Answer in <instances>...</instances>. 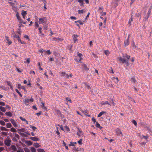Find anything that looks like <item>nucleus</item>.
Segmentation results:
<instances>
[{"label": "nucleus", "instance_id": "obj_54", "mask_svg": "<svg viewBox=\"0 0 152 152\" xmlns=\"http://www.w3.org/2000/svg\"><path fill=\"white\" fill-rule=\"evenodd\" d=\"M149 15H147V16L145 17L144 19V20L145 21H146L148 20V18L149 17Z\"/></svg>", "mask_w": 152, "mask_h": 152}, {"label": "nucleus", "instance_id": "obj_26", "mask_svg": "<svg viewBox=\"0 0 152 152\" xmlns=\"http://www.w3.org/2000/svg\"><path fill=\"white\" fill-rule=\"evenodd\" d=\"M26 14L27 12L26 11H24V10H23L22 11L21 15L22 16H26Z\"/></svg>", "mask_w": 152, "mask_h": 152}, {"label": "nucleus", "instance_id": "obj_39", "mask_svg": "<svg viewBox=\"0 0 152 152\" xmlns=\"http://www.w3.org/2000/svg\"><path fill=\"white\" fill-rule=\"evenodd\" d=\"M152 9V8L151 7H150L149 9V10L148 12V13H147V15H148L149 16H150V14H151V10Z\"/></svg>", "mask_w": 152, "mask_h": 152}, {"label": "nucleus", "instance_id": "obj_37", "mask_svg": "<svg viewBox=\"0 0 152 152\" xmlns=\"http://www.w3.org/2000/svg\"><path fill=\"white\" fill-rule=\"evenodd\" d=\"M78 2L80 3V6H82L83 4V0H77Z\"/></svg>", "mask_w": 152, "mask_h": 152}, {"label": "nucleus", "instance_id": "obj_57", "mask_svg": "<svg viewBox=\"0 0 152 152\" xmlns=\"http://www.w3.org/2000/svg\"><path fill=\"white\" fill-rule=\"evenodd\" d=\"M102 104L103 105L105 104H109V102L108 101H106L105 102H102Z\"/></svg>", "mask_w": 152, "mask_h": 152}, {"label": "nucleus", "instance_id": "obj_2", "mask_svg": "<svg viewBox=\"0 0 152 152\" xmlns=\"http://www.w3.org/2000/svg\"><path fill=\"white\" fill-rule=\"evenodd\" d=\"M53 111L54 114L56 115V116L59 119H62L64 118V115L62 114L59 110L54 109H53Z\"/></svg>", "mask_w": 152, "mask_h": 152}, {"label": "nucleus", "instance_id": "obj_58", "mask_svg": "<svg viewBox=\"0 0 152 152\" xmlns=\"http://www.w3.org/2000/svg\"><path fill=\"white\" fill-rule=\"evenodd\" d=\"M7 85L9 86H11V85H12V83H11L10 82V81H7Z\"/></svg>", "mask_w": 152, "mask_h": 152}, {"label": "nucleus", "instance_id": "obj_59", "mask_svg": "<svg viewBox=\"0 0 152 152\" xmlns=\"http://www.w3.org/2000/svg\"><path fill=\"white\" fill-rule=\"evenodd\" d=\"M45 52H46L48 55H50L51 53V52L50 50H48L47 51L45 50Z\"/></svg>", "mask_w": 152, "mask_h": 152}, {"label": "nucleus", "instance_id": "obj_15", "mask_svg": "<svg viewBox=\"0 0 152 152\" xmlns=\"http://www.w3.org/2000/svg\"><path fill=\"white\" fill-rule=\"evenodd\" d=\"M5 37L6 38V40L7 41V43L8 44V45H10L12 43V42L9 39L8 37L6 36Z\"/></svg>", "mask_w": 152, "mask_h": 152}, {"label": "nucleus", "instance_id": "obj_16", "mask_svg": "<svg viewBox=\"0 0 152 152\" xmlns=\"http://www.w3.org/2000/svg\"><path fill=\"white\" fill-rule=\"evenodd\" d=\"M52 40L53 41H59V40L62 41L63 40V39H61V38H56L55 37H53L52 39Z\"/></svg>", "mask_w": 152, "mask_h": 152}, {"label": "nucleus", "instance_id": "obj_19", "mask_svg": "<svg viewBox=\"0 0 152 152\" xmlns=\"http://www.w3.org/2000/svg\"><path fill=\"white\" fill-rule=\"evenodd\" d=\"M96 125H95V126L99 128L100 129H101L102 128V127L98 123V122H96Z\"/></svg>", "mask_w": 152, "mask_h": 152}, {"label": "nucleus", "instance_id": "obj_49", "mask_svg": "<svg viewBox=\"0 0 152 152\" xmlns=\"http://www.w3.org/2000/svg\"><path fill=\"white\" fill-rule=\"evenodd\" d=\"M35 26L36 28V29L37 27L39 26V25L37 22H36L35 23Z\"/></svg>", "mask_w": 152, "mask_h": 152}, {"label": "nucleus", "instance_id": "obj_24", "mask_svg": "<svg viewBox=\"0 0 152 152\" xmlns=\"http://www.w3.org/2000/svg\"><path fill=\"white\" fill-rule=\"evenodd\" d=\"M130 80L132 83H135L136 82L135 78L134 76L131 77Z\"/></svg>", "mask_w": 152, "mask_h": 152}, {"label": "nucleus", "instance_id": "obj_14", "mask_svg": "<svg viewBox=\"0 0 152 152\" xmlns=\"http://www.w3.org/2000/svg\"><path fill=\"white\" fill-rule=\"evenodd\" d=\"M11 148L13 150L12 151V152H14L17 151V149L15 145H12Z\"/></svg>", "mask_w": 152, "mask_h": 152}, {"label": "nucleus", "instance_id": "obj_53", "mask_svg": "<svg viewBox=\"0 0 152 152\" xmlns=\"http://www.w3.org/2000/svg\"><path fill=\"white\" fill-rule=\"evenodd\" d=\"M85 85H86L85 87L88 89L90 90L91 89V87H90V86L89 85H87L86 83Z\"/></svg>", "mask_w": 152, "mask_h": 152}, {"label": "nucleus", "instance_id": "obj_11", "mask_svg": "<svg viewBox=\"0 0 152 152\" xmlns=\"http://www.w3.org/2000/svg\"><path fill=\"white\" fill-rule=\"evenodd\" d=\"M118 2H117V1H113L112 3V4L113 5V6L115 8L118 5Z\"/></svg>", "mask_w": 152, "mask_h": 152}, {"label": "nucleus", "instance_id": "obj_35", "mask_svg": "<svg viewBox=\"0 0 152 152\" xmlns=\"http://www.w3.org/2000/svg\"><path fill=\"white\" fill-rule=\"evenodd\" d=\"M133 21V18L132 17V15L131 16V17L130 19L129 20V21L128 22V24L130 25H131V22Z\"/></svg>", "mask_w": 152, "mask_h": 152}, {"label": "nucleus", "instance_id": "obj_62", "mask_svg": "<svg viewBox=\"0 0 152 152\" xmlns=\"http://www.w3.org/2000/svg\"><path fill=\"white\" fill-rule=\"evenodd\" d=\"M45 50H43V49H41L39 50V51L41 53H42L43 52H45Z\"/></svg>", "mask_w": 152, "mask_h": 152}, {"label": "nucleus", "instance_id": "obj_52", "mask_svg": "<svg viewBox=\"0 0 152 152\" xmlns=\"http://www.w3.org/2000/svg\"><path fill=\"white\" fill-rule=\"evenodd\" d=\"M11 131L13 132H16V129L14 128H12L11 129Z\"/></svg>", "mask_w": 152, "mask_h": 152}, {"label": "nucleus", "instance_id": "obj_41", "mask_svg": "<svg viewBox=\"0 0 152 152\" xmlns=\"http://www.w3.org/2000/svg\"><path fill=\"white\" fill-rule=\"evenodd\" d=\"M31 151L32 152H36V150L35 148L33 147L31 148Z\"/></svg>", "mask_w": 152, "mask_h": 152}, {"label": "nucleus", "instance_id": "obj_38", "mask_svg": "<svg viewBox=\"0 0 152 152\" xmlns=\"http://www.w3.org/2000/svg\"><path fill=\"white\" fill-rule=\"evenodd\" d=\"M37 150L38 152H44L45 151L44 150L41 148H38Z\"/></svg>", "mask_w": 152, "mask_h": 152}, {"label": "nucleus", "instance_id": "obj_17", "mask_svg": "<svg viewBox=\"0 0 152 152\" xmlns=\"http://www.w3.org/2000/svg\"><path fill=\"white\" fill-rule=\"evenodd\" d=\"M33 145L36 148L41 147V145H40L37 142L34 143Z\"/></svg>", "mask_w": 152, "mask_h": 152}, {"label": "nucleus", "instance_id": "obj_4", "mask_svg": "<svg viewBox=\"0 0 152 152\" xmlns=\"http://www.w3.org/2000/svg\"><path fill=\"white\" fill-rule=\"evenodd\" d=\"M61 76H63L66 78H69V77H72L73 75L72 74H70L69 75L65 72H62L61 73Z\"/></svg>", "mask_w": 152, "mask_h": 152}, {"label": "nucleus", "instance_id": "obj_10", "mask_svg": "<svg viewBox=\"0 0 152 152\" xmlns=\"http://www.w3.org/2000/svg\"><path fill=\"white\" fill-rule=\"evenodd\" d=\"M10 121L15 127H17V124L16 121L12 119H11L10 120Z\"/></svg>", "mask_w": 152, "mask_h": 152}, {"label": "nucleus", "instance_id": "obj_34", "mask_svg": "<svg viewBox=\"0 0 152 152\" xmlns=\"http://www.w3.org/2000/svg\"><path fill=\"white\" fill-rule=\"evenodd\" d=\"M83 112L88 117L90 116V115L87 114H88V112L87 110H86L84 111H83Z\"/></svg>", "mask_w": 152, "mask_h": 152}, {"label": "nucleus", "instance_id": "obj_25", "mask_svg": "<svg viewBox=\"0 0 152 152\" xmlns=\"http://www.w3.org/2000/svg\"><path fill=\"white\" fill-rule=\"evenodd\" d=\"M0 110L2 112H4L6 111L5 108L2 106H0Z\"/></svg>", "mask_w": 152, "mask_h": 152}, {"label": "nucleus", "instance_id": "obj_44", "mask_svg": "<svg viewBox=\"0 0 152 152\" xmlns=\"http://www.w3.org/2000/svg\"><path fill=\"white\" fill-rule=\"evenodd\" d=\"M132 123L135 126H137V122L134 120H132Z\"/></svg>", "mask_w": 152, "mask_h": 152}, {"label": "nucleus", "instance_id": "obj_12", "mask_svg": "<svg viewBox=\"0 0 152 152\" xmlns=\"http://www.w3.org/2000/svg\"><path fill=\"white\" fill-rule=\"evenodd\" d=\"M129 44V40L128 39H125L124 43V46L126 47Z\"/></svg>", "mask_w": 152, "mask_h": 152}, {"label": "nucleus", "instance_id": "obj_21", "mask_svg": "<svg viewBox=\"0 0 152 152\" xmlns=\"http://www.w3.org/2000/svg\"><path fill=\"white\" fill-rule=\"evenodd\" d=\"M106 113V112L104 111H102L98 115V117H100L102 115H103L105 114Z\"/></svg>", "mask_w": 152, "mask_h": 152}, {"label": "nucleus", "instance_id": "obj_30", "mask_svg": "<svg viewBox=\"0 0 152 152\" xmlns=\"http://www.w3.org/2000/svg\"><path fill=\"white\" fill-rule=\"evenodd\" d=\"M8 3L13 7L14 8H15V4L14 3L9 2Z\"/></svg>", "mask_w": 152, "mask_h": 152}, {"label": "nucleus", "instance_id": "obj_5", "mask_svg": "<svg viewBox=\"0 0 152 152\" xmlns=\"http://www.w3.org/2000/svg\"><path fill=\"white\" fill-rule=\"evenodd\" d=\"M115 135L118 136L122 137L123 136V134L119 128H116L115 130Z\"/></svg>", "mask_w": 152, "mask_h": 152}, {"label": "nucleus", "instance_id": "obj_6", "mask_svg": "<svg viewBox=\"0 0 152 152\" xmlns=\"http://www.w3.org/2000/svg\"><path fill=\"white\" fill-rule=\"evenodd\" d=\"M11 142V140L10 139L9 137H8L4 141V144L6 145L7 146H9L10 145V143Z\"/></svg>", "mask_w": 152, "mask_h": 152}, {"label": "nucleus", "instance_id": "obj_60", "mask_svg": "<svg viewBox=\"0 0 152 152\" xmlns=\"http://www.w3.org/2000/svg\"><path fill=\"white\" fill-rule=\"evenodd\" d=\"M20 120H21L22 121H26V120L25 118H24L22 117H20Z\"/></svg>", "mask_w": 152, "mask_h": 152}, {"label": "nucleus", "instance_id": "obj_61", "mask_svg": "<svg viewBox=\"0 0 152 152\" xmlns=\"http://www.w3.org/2000/svg\"><path fill=\"white\" fill-rule=\"evenodd\" d=\"M42 27H39L38 28V30L39 31V33H41L42 32Z\"/></svg>", "mask_w": 152, "mask_h": 152}, {"label": "nucleus", "instance_id": "obj_46", "mask_svg": "<svg viewBox=\"0 0 152 152\" xmlns=\"http://www.w3.org/2000/svg\"><path fill=\"white\" fill-rule=\"evenodd\" d=\"M104 53L105 54L107 55H109L110 53L109 51L108 50H105Z\"/></svg>", "mask_w": 152, "mask_h": 152}, {"label": "nucleus", "instance_id": "obj_63", "mask_svg": "<svg viewBox=\"0 0 152 152\" xmlns=\"http://www.w3.org/2000/svg\"><path fill=\"white\" fill-rule=\"evenodd\" d=\"M5 103L4 102H0V105L2 106H4L5 105Z\"/></svg>", "mask_w": 152, "mask_h": 152}, {"label": "nucleus", "instance_id": "obj_43", "mask_svg": "<svg viewBox=\"0 0 152 152\" xmlns=\"http://www.w3.org/2000/svg\"><path fill=\"white\" fill-rule=\"evenodd\" d=\"M29 126L30 128H32L34 130H35L37 129V128L36 127L33 126L31 125H30Z\"/></svg>", "mask_w": 152, "mask_h": 152}, {"label": "nucleus", "instance_id": "obj_28", "mask_svg": "<svg viewBox=\"0 0 152 152\" xmlns=\"http://www.w3.org/2000/svg\"><path fill=\"white\" fill-rule=\"evenodd\" d=\"M77 144L76 142H70V144L69 145V146H75V144Z\"/></svg>", "mask_w": 152, "mask_h": 152}, {"label": "nucleus", "instance_id": "obj_18", "mask_svg": "<svg viewBox=\"0 0 152 152\" xmlns=\"http://www.w3.org/2000/svg\"><path fill=\"white\" fill-rule=\"evenodd\" d=\"M0 129L1 131H8V129L6 128L5 127L3 126H0Z\"/></svg>", "mask_w": 152, "mask_h": 152}, {"label": "nucleus", "instance_id": "obj_1", "mask_svg": "<svg viewBox=\"0 0 152 152\" xmlns=\"http://www.w3.org/2000/svg\"><path fill=\"white\" fill-rule=\"evenodd\" d=\"M125 56L123 54V57L122 58L121 57H118V60L119 61L120 63L122 64H125L127 66L129 65V61L128 59H129L130 58V56L129 55H127L126 54H125V57L127 58V60H126L124 58Z\"/></svg>", "mask_w": 152, "mask_h": 152}, {"label": "nucleus", "instance_id": "obj_29", "mask_svg": "<svg viewBox=\"0 0 152 152\" xmlns=\"http://www.w3.org/2000/svg\"><path fill=\"white\" fill-rule=\"evenodd\" d=\"M1 134L3 135L6 136L8 135V133L7 132H1Z\"/></svg>", "mask_w": 152, "mask_h": 152}, {"label": "nucleus", "instance_id": "obj_8", "mask_svg": "<svg viewBox=\"0 0 152 152\" xmlns=\"http://www.w3.org/2000/svg\"><path fill=\"white\" fill-rule=\"evenodd\" d=\"M33 101L34 100L32 98H31V99H26L24 100V103L26 105H28V103L30 102H33Z\"/></svg>", "mask_w": 152, "mask_h": 152}, {"label": "nucleus", "instance_id": "obj_45", "mask_svg": "<svg viewBox=\"0 0 152 152\" xmlns=\"http://www.w3.org/2000/svg\"><path fill=\"white\" fill-rule=\"evenodd\" d=\"M56 128H57V130L56 131V133L58 135V137H59L60 138L61 137H60V132H59V131L58 130V127H57Z\"/></svg>", "mask_w": 152, "mask_h": 152}, {"label": "nucleus", "instance_id": "obj_22", "mask_svg": "<svg viewBox=\"0 0 152 152\" xmlns=\"http://www.w3.org/2000/svg\"><path fill=\"white\" fill-rule=\"evenodd\" d=\"M82 66L83 68H84V69L86 70H88V69L86 65L85 64H83L82 65Z\"/></svg>", "mask_w": 152, "mask_h": 152}, {"label": "nucleus", "instance_id": "obj_32", "mask_svg": "<svg viewBox=\"0 0 152 152\" xmlns=\"http://www.w3.org/2000/svg\"><path fill=\"white\" fill-rule=\"evenodd\" d=\"M5 114L7 116H12V114L10 112H7L5 113Z\"/></svg>", "mask_w": 152, "mask_h": 152}, {"label": "nucleus", "instance_id": "obj_9", "mask_svg": "<svg viewBox=\"0 0 152 152\" xmlns=\"http://www.w3.org/2000/svg\"><path fill=\"white\" fill-rule=\"evenodd\" d=\"M73 150L75 151H81V152H83L84 151V149L82 148H74Z\"/></svg>", "mask_w": 152, "mask_h": 152}, {"label": "nucleus", "instance_id": "obj_42", "mask_svg": "<svg viewBox=\"0 0 152 152\" xmlns=\"http://www.w3.org/2000/svg\"><path fill=\"white\" fill-rule=\"evenodd\" d=\"M85 11H84V10H78V13L79 14L83 13Z\"/></svg>", "mask_w": 152, "mask_h": 152}, {"label": "nucleus", "instance_id": "obj_20", "mask_svg": "<svg viewBox=\"0 0 152 152\" xmlns=\"http://www.w3.org/2000/svg\"><path fill=\"white\" fill-rule=\"evenodd\" d=\"M12 126L11 124L10 123H8L6 124V127L8 128H10Z\"/></svg>", "mask_w": 152, "mask_h": 152}, {"label": "nucleus", "instance_id": "obj_64", "mask_svg": "<svg viewBox=\"0 0 152 152\" xmlns=\"http://www.w3.org/2000/svg\"><path fill=\"white\" fill-rule=\"evenodd\" d=\"M17 152H24L23 151L22 149H19L18 151H17Z\"/></svg>", "mask_w": 152, "mask_h": 152}, {"label": "nucleus", "instance_id": "obj_56", "mask_svg": "<svg viewBox=\"0 0 152 152\" xmlns=\"http://www.w3.org/2000/svg\"><path fill=\"white\" fill-rule=\"evenodd\" d=\"M38 66L39 69L40 70H43V69L41 67L40 64L39 62L38 63Z\"/></svg>", "mask_w": 152, "mask_h": 152}, {"label": "nucleus", "instance_id": "obj_13", "mask_svg": "<svg viewBox=\"0 0 152 152\" xmlns=\"http://www.w3.org/2000/svg\"><path fill=\"white\" fill-rule=\"evenodd\" d=\"M30 139L34 141H37L39 140V138L35 137H31Z\"/></svg>", "mask_w": 152, "mask_h": 152}, {"label": "nucleus", "instance_id": "obj_33", "mask_svg": "<svg viewBox=\"0 0 152 152\" xmlns=\"http://www.w3.org/2000/svg\"><path fill=\"white\" fill-rule=\"evenodd\" d=\"M16 16L18 20H20V19L21 18L19 15V14L18 12H17L16 13Z\"/></svg>", "mask_w": 152, "mask_h": 152}, {"label": "nucleus", "instance_id": "obj_36", "mask_svg": "<svg viewBox=\"0 0 152 152\" xmlns=\"http://www.w3.org/2000/svg\"><path fill=\"white\" fill-rule=\"evenodd\" d=\"M18 131L19 132H25V129L24 128H22L21 129H18Z\"/></svg>", "mask_w": 152, "mask_h": 152}, {"label": "nucleus", "instance_id": "obj_47", "mask_svg": "<svg viewBox=\"0 0 152 152\" xmlns=\"http://www.w3.org/2000/svg\"><path fill=\"white\" fill-rule=\"evenodd\" d=\"M0 124L3 126H4L5 125V122L3 121H0Z\"/></svg>", "mask_w": 152, "mask_h": 152}, {"label": "nucleus", "instance_id": "obj_27", "mask_svg": "<svg viewBox=\"0 0 152 152\" xmlns=\"http://www.w3.org/2000/svg\"><path fill=\"white\" fill-rule=\"evenodd\" d=\"M26 143L28 145H31L32 144V142L30 141H27Z\"/></svg>", "mask_w": 152, "mask_h": 152}, {"label": "nucleus", "instance_id": "obj_51", "mask_svg": "<svg viewBox=\"0 0 152 152\" xmlns=\"http://www.w3.org/2000/svg\"><path fill=\"white\" fill-rule=\"evenodd\" d=\"M64 128L66 131L68 132L69 131V129L67 126H64Z\"/></svg>", "mask_w": 152, "mask_h": 152}, {"label": "nucleus", "instance_id": "obj_50", "mask_svg": "<svg viewBox=\"0 0 152 152\" xmlns=\"http://www.w3.org/2000/svg\"><path fill=\"white\" fill-rule=\"evenodd\" d=\"M24 150L26 152H30V150L28 148H25Z\"/></svg>", "mask_w": 152, "mask_h": 152}, {"label": "nucleus", "instance_id": "obj_31", "mask_svg": "<svg viewBox=\"0 0 152 152\" xmlns=\"http://www.w3.org/2000/svg\"><path fill=\"white\" fill-rule=\"evenodd\" d=\"M77 22H78L80 25H83V21L80 20H78L75 22V23H77Z\"/></svg>", "mask_w": 152, "mask_h": 152}, {"label": "nucleus", "instance_id": "obj_3", "mask_svg": "<svg viewBox=\"0 0 152 152\" xmlns=\"http://www.w3.org/2000/svg\"><path fill=\"white\" fill-rule=\"evenodd\" d=\"M47 21V20L45 17H44L43 18H39V24H42L44 26H46L48 25Z\"/></svg>", "mask_w": 152, "mask_h": 152}, {"label": "nucleus", "instance_id": "obj_48", "mask_svg": "<svg viewBox=\"0 0 152 152\" xmlns=\"http://www.w3.org/2000/svg\"><path fill=\"white\" fill-rule=\"evenodd\" d=\"M83 141V140L81 139H80L79 141H78L77 142L80 145H81L82 144V142Z\"/></svg>", "mask_w": 152, "mask_h": 152}, {"label": "nucleus", "instance_id": "obj_23", "mask_svg": "<svg viewBox=\"0 0 152 152\" xmlns=\"http://www.w3.org/2000/svg\"><path fill=\"white\" fill-rule=\"evenodd\" d=\"M18 87L19 89L21 88L22 89L24 90L25 88L24 86H21L20 84H18Z\"/></svg>", "mask_w": 152, "mask_h": 152}, {"label": "nucleus", "instance_id": "obj_55", "mask_svg": "<svg viewBox=\"0 0 152 152\" xmlns=\"http://www.w3.org/2000/svg\"><path fill=\"white\" fill-rule=\"evenodd\" d=\"M18 133L21 136H22L23 137H26V135L23 133H21V132H18Z\"/></svg>", "mask_w": 152, "mask_h": 152}, {"label": "nucleus", "instance_id": "obj_7", "mask_svg": "<svg viewBox=\"0 0 152 152\" xmlns=\"http://www.w3.org/2000/svg\"><path fill=\"white\" fill-rule=\"evenodd\" d=\"M77 132L76 134L78 136L80 137L81 135H83V132L80 128H78L77 129Z\"/></svg>", "mask_w": 152, "mask_h": 152}, {"label": "nucleus", "instance_id": "obj_40", "mask_svg": "<svg viewBox=\"0 0 152 152\" xmlns=\"http://www.w3.org/2000/svg\"><path fill=\"white\" fill-rule=\"evenodd\" d=\"M13 36L14 38H15L17 39L19 37L18 35L17 34H13Z\"/></svg>", "mask_w": 152, "mask_h": 152}]
</instances>
